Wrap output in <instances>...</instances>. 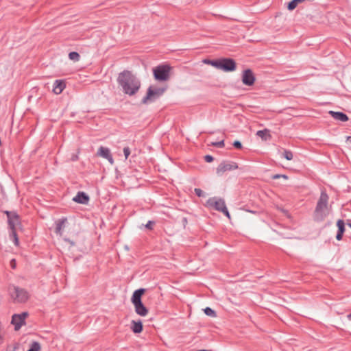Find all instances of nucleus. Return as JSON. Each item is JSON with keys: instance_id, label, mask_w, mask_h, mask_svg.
Segmentation results:
<instances>
[{"instance_id": "e433bc0d", "label": "nucleus", "mask_w": 351, "mask_h": 351, "mask_svg": "<svg viewBox=\"0 0 351 351\" xmlns=\"http://www.w3.org/2000/svg\"><path fill=\"white\" fill-rule=\"evenodd\" d=\"M11 265H12V268L15 267V261L14 260L11 261Z\"/></svg>"}, {"instance_id": "393cba45", "label": "nucleus", "mask_w": 351, "mask_h": 351, "mask_svg": "<svg viewBox=\"0 0 351 351\" xmlns=\"http://www.w3.org/2000/svg\"><path fill=\"white\" fill-rule=\"evenodd\" d=\"M204 311L205 314L208 316L213 317H216L215 311L210 307H206V308L204 309Z\"/></svg>"}, {"instance_id": "423d86ee", "label": "nucleus", "mask_w": 351, "mask_h": 351, "mask_svg": "<svg viewBox=\"0 0 351 351\" xmlns=\"http://www.w3.org/2000/svg\"><path fill=\"white\" fill-rule=\"evenodd\" d=\"M8 228L10 230V238L13 240L16 246L19 245L18 233L23 231V228L21 221H8Z\"/></svg>"}, {"instance_id": "6ab92c4d", "label": "nucleus", "mask_w": 351, "mask_h": 351, "mask_svg": "<svg viewBox=\"0 0 351 351\" xmlns=\"http://www.w3.org/2000/svg\"><path fill=\"white\" fill-rule=\"evenodd\" d=\"M337 226L338 227V230L336 234V239L338 241L341 240L343 234L345 231V223L344 221H337Z\"/></svg>"}, {"instance_id": "bb28decb", "label": "nucleus", "mask_w": 351, "mask_h": 351, "mask_svg": "<svg viewBox=\"0 0 351 351\" xmlns=\"http://www.w3.org/2000/svg\"><path fill=\"white\" fill-rule=\"evenodd\" d=\"M283 156L288 160H292L293 156L292 152L289 150H285L283 152Z\"/></svg>"}, {"instance_id": "79ce46f5", "label": "nucleus", "mask_w": 351, "mask_h": 351, "mask_svg": "<svg viewBox=\"0 0 351 351\" xmlns=\"http://www.w3.org/2000/svg\"><path fill=\"white\" fill-rule=\"evenodd\" d=\"M349 225H350V226L351 227V223H350V224H349Z\"/></svg>"}, {"instance_id": "f704fd0d", "label": "nucleus", "mask_w": 351, "mask_h": 351, "mask_svg": "<svg viewBox=\"0 0 351 351\" xmlns=\"http://www.w3.org/2000/svg\"><path fill=\"white\" fill-rule=\"evenodd\" d=\"M279 178H281V174H276L272 176L273 179H278Z\"/></svg>"}, {"instance_id": "0eeeda50", "label": "nucleus", "mask_w": 351, "mask_h": 351, "mask_svg": "<svg viewBox=\"0 0 351 351\" xmlns=\"http://www.w3.org/2000/svg\"><path fill=\"white\" fill-rule=\"evenodd\" d=\"M10 293L14 301L19 303L25 302L29 296L28 292L25 289L19 287H13L12 288H10Z\"/></svg>"}, {"instance_id": "2f4dec72", "label": "nucleus", "mask_w": 351, "mask_h": 351, "mask_svg": "<svg viewBox=\"0 0 351 351\" xmlns=\"http://www.w3.org/2000/svg\"><path fill=\"white\" fill-rule=\"evenodd\" d=\"M155 224V221H148V223L145 224V227L147 229H152V227Z\"/></svg>"}, {"instance_id": "c756f323", "label": "nucleus", "mask_w": 351, "mask_h": 351, "mask_svg": "<svg viewBox=\"0 0 351 351\" xmlns=\"http://www.w3.org/2000/svg\"><path fill=\"white\" fill-rule=\"evenodd\" d=\"M194 191H195V193L198 197H204L205 196V193L202 189H200L195 188Z\"/></svg>"}, {"instance_id": "4be33fe9", "label": "nucleus", "mask_w": 351, "mask_h": 351, "mask_svg": "<svg viewBox=\"0 0 351 351\" xmlns=\"http://www.w3.org/2000/svg\"><path fill=\"white\" fill-rule=\"evenodd\" d=\"M66 222V221H60L58 223H56V227L55 229V232L56 234L60 235L62 234V230H63L65 228Z\"/></svg>"}, {"instance_id": "a878e982", "label": "nucleus", "mask_w": 351, "mask_h": 351, "mask_svg": "<svg viewBox=\"0 0 351 351\" xmlns=\"http://www.w3.org/2000/svg\"><path fill=\"white\" fill-rule=\"evenodd\" d=\"M204 62L205 63H208V64H211L212 66H213L214 67L217 68L219 69V60H204Z\"/></svg>"}, {"instance_id": "9d476101", "label": "nucleus", "mask_w": 351, "mask_h": 351, "mask_svg": "<svg viewBox=\"0 0 351 351\" xmlns=\"http://www.w3.org/2000/svg\"><path fill=\"white\" fill-rule=\"evenodd\" d=\"M219 69L226 72L233 71L236 69V62L231 58H222L219 60Z\"/></svg>"}, {"instance_id": "aec40b11", "label": "nucleus", "mask_w": 351, "mask_h": 351, "mask_svg": "<svg viewBox=\"0 0 351 351\" xmlns=\"http://www.w3.org/2000/svg\"><path fill=\"white\" fill-rule=\"evenodd\" d=\"M131 329L134 333H140L143 330V324L141 321H132Z\"/></svg>"}, {"instance_id": "72a5a7b5", "label": "nucleus", "mask_w": 351, "mask_h": 351, "mask_svg": "<svg viewBox=\"0 0 351 351\" xmlns=\"http://www.w3.org/2000/svg\"><path fill=\"white\" fill-rule=\"evenodd\" d=\"M204 159H205L206 162H211L214 160L213 157L210 155L205 156Z\"/></svg>"}, {"instance_id": "7ed1b4c3", "label": "nucleus", "mask_w": 351, "mask_h": 351, "mask_svg": "<svg viewBox=\"0 0 351 351\" xmlns=\"http://www.w3.org/2000/svg\"><path fill=\"white\" fill-rule=\"evenodd\" d=\"M145 292V289H138L134 291L131 298V302L134 306L135 312L136 314L142 317L146 316L148 313V309L145 306L141 301V297Z\"/></svg>"}, {"instance_id": "4468645a", "label": "nucleus", "mask_w": 351, "mask_h": 351, "mask_svg": "<svg viewBox=\"0 0 351 351\" xmlns=\"http://www.w3.org/2000/svg\"><path fill=\"white\" fill-rule=\"evenodd\" d=\"M73 200L75 202L85 204L88 203L89 197L84 192H78L73 198Z\"/></svg>"}, {"instance_id": "4c0bfd02", "label": "nucleus", "mask_w": 351, "mask_h": 351, "mask_svg": "<svg viewBox=\"0 0 351 351\" xmlns=\"http://www.w3.org/2000/svg\"><path fill=\"white\" fill-rule=\"evenodd\" d=\"M347 141V143H351V136H348V137H347V141Z\"/></svg>"}, {"instance_id": "a211bd4d", "label": "nucleus", "mask_w": 351, "mask_h": 351, "mask_svg": "<svg viewBox=\"0 0 351 351\" xmlns=\"http://www.w3.org/2000/svg\"><path fill=\"white\" fill-rule=\"evenodd\" d=\"M337 226L338 227V230L336 234V239L338 241L341 240L343 234L345 231V223L344 221H337Z\"/></svg>"}, {"instance_id": "7c9ffc66", "label": "nucleus", "mask_w": 351, "mask_h": 351, "mask_svg": "<svg viewBox=\"0 0 351 351\" xmlns=\"http://www.w3.org/2000/svg\"><path fill=\"white\" fill-rule=\"evenodd\" d=\"M123 153H124V156H125V159H127L130 154V149L128 147H125L123 148Z\"/></svg>"}, {"instance_id": "58836bf2", "label": "nucleus", "mask_w": 351, "mask_h": 351, "mask_svg": "<svg viewBox=\"0 0 351 351\" xmlns=\"http://www.w3.org/2000/svg\"><path fill=\"white\" fill-rule=\"evenodd\" d=\"M281 177L285 179L288 178V177L286 175H281Z\"/></svg>"}, {"instance_id": "f8f14e48", "label": "nucleus", "mask_w": 351, "mask_h": 351, "mask_svg": "<svg viewBox=\"0 0 351 351\" xmlns=\"http://www.w3.org/2000/svg\"><path fill=\"white\" fill-rule=\"evenodd\" d=\"M256 78L252 71L250 69L244 70L242 74V82L246 86H252Z\"/></svg>"}, {"instance_id": "473e14b6", "label": "nucleus", "mask_w": 351, "mask_h": 351, "mask_svg": "<svg viewBox=\"0 0 351 351\" xmlns=\"http://www.w3.org/2000/svg\"><path fill=\"white\" fill-rule=\"evenodd\" d=\"M233 145L234 147H236L237 149H241L242 148V144L240 141H235L234 143H233Z\"/></svg>"}, {"instance_id": "f257e3e1", "label": "nucleus", "mask_w": 351, "mask_h": 351, "mask_svg": "<svg viewBox=\"0 0 351 351\" xmlns=\"http://www.w3.org/2000/svg\"><path fill=\"white\" fill-rule=\"evenodd\" d=\"M117 82L123 92L130 96L135 95L140 89L141 81L129 71H123L119 74Z\"/></svg>"}, {"instance_id": "1a4fd4ad", "label": "nucleus", "mask_w": 351, "mask_h": 351, "mask_svg": "<svg viewBox=\"0 0 351 351\" xmlns=\"http://www.w3.org/2000/svg\"><path fill=\"white\" fill-rule=\"evenodd\" d=\"M238 168L237 164L234 162L223 161L217 167L216 173L218 176H222L225 172Z\"/></svg>"}, {"instance_id": "c9c22d12", "label": "nucleus", "mask_w": 351, "mask_h": 351, "mask_svg": "<svg viewBox=\"0 0 351 351\" xmlns=\"http://www.w3.org/2000/svg\"><path fill=\"white\" fill-rule=\"evenodd\" d=\"M64 241H65L66 242L69 243L71 245H74V243H73L72 241L69 240V239H64Z\"/></svg>"}, {"instance_id": "6e6552de", "label": "nucleus", "mask_w": 351, "mask_h": 351, "mask_svg": "<svg viewBox=\"0 0 351 351\" xmlns=\"http://www.w3.org/2000/svg\"><path fill=\"white\" fill-rule=\"evenodd\" d=\"M171 66L167 64L159 65L153 69L154 78L158 81H167L169 78Z\"/></svg>"}, {"instance_id": "9b49d317", "label": "nucleus", "mask_w": 351, "mask_h": 351, "mask_svg": "<svg viewBox=\"0 0 351 351\" xmlns=\"http://www.w3.org/2000/svg\"><path fill=\"white\" fill-rule=\"evenodd\" d=\"M27 315L28 314L26 312L12 315L11 323L14 326L15 330H19L25 324V320Z\"/></svg>"}, {"instance_id": "c85d7f7f", "label": "nucleus", "mask_w": 351, "mask_h": 351, "mask_svg": "<svg viewBox=\"0 0 351 351\" xmlns=\"http://www.w3.org/2000/svg\"><path fill=\"white\" fill-rule=\"evenodd\" d=\"M210 145L217 147H223L224 146V141L222 140L219 142H212Z\"/></svg>"}, {"instance_id": "f3484780", "label": "nucleus", "mask_w": 351, "mask_h": 351, "mask_svg": "<svg viewBox=\"0 0 351 351\" xmlns=\"http://www.w3.org/2000/svg\"><path fill=\"white\" fill-rule=\"evenodd\" d=\"M7 217V219H17L19 216L15 211L0 210V218Z\"/></svg>"}, {"instance_id": "2eb2a0df", "label": "nucleus", "mask_w": 351, "mask_h": 351, "mask_svg": "<svg viewBox=\"0 0 351 351\" xmlns=\"http://www.w3.org/2000/svg\"><path fill=\"white\" fill-rule=\"evenodd\" d=\"M65 88V84L62 80H56L53 86V91L55 94H60Z\"/></svg>"}, {"instance_id": "f03ea898", "label": "nucleus", "mask_w": 351, "mask_h": 351, "mask_svg": "<svg viewBox=\"0 0 351 351\" xmlns=\"http://www.w3.org/2000/svg\"><path fill=\"white\" fill-rule=\"evenodd\" d=\"M328 200L329 197L328 194L324 191H322L315 210V215L317 218H325L329 215L331 210V206L329 204Z\"/></svg>"}, {"instance_id": "412c9836", "label": "nucleus", "mask_w": 351, "mask_h": 351, "mask_svg": "<svg viewBox=\"0 0 351 351\" xmlns=\"http://www.w3.org/2000/svg\"><path fill=\"white\" fill-rule=\"evenodd\" d=\"M256 135L265 141L271 138V135L269 134V130L267 129H265L263 130H258L256 132Z\"/></svg>"}, {"instance_id": "dca6fc26", "label": "nucleus", "mask_w": 351, "mask_h": 351, "mask_svg": "<svg viewBox=\"0 0 351 351\" xmlns=\"http://www.w3.org/2000/svg\"><path fill=\"white\" fill-rule=\"evenodd\" d=\"M328 113L335 120L341 121L343 122L347 121L348 120V117L341 112H335V111H329Z\"/></svg>"}, {"instance_id": "20e7f679", "label": "nucleus", "mask_w": 351, "mask_h": 351, "mask_svg": "<svg viewBox=\"0 0 351 351\" xmlns=\"http://www.w3.org/2000/svg\"><path fill=\"white\" fill-rule=\"evenodd\" d=\"M206 206L210 209H213L221 212L226 217L229 219L230 218V215L226 207L225 201L221 197H213L209 198L206 201Z\"/></svg>"}, {"instance_id": "b1692460", "label": "nucleus", "mask_w": 351, "mask_h": 351, "mask_svg": "<svg viewBox=\"0 0 351 351\" xmlns=\"http://www.w3.org/2000/svg\"><path fill=\"white\" fill-rule=\"evenodd\" d=\"M69 57L70 60L77 62L80 60V56L77 52L72 51L69 53Z\"/></svg>"}, {"instance_id": "39448f33", "label": "nucleus", "mask_w": 351, "mask_h": 351, "mask_svg": "<svg viewBox=\"0 0 351 351\" xmlns=\"http://www.w3.org/2000/svg\"><path fill=\"white\" fill-rule=\"evenodd\" d=\"M166 90L165 88L150 86L147 88L146 95L143 98L141 102L143 104L153 102L163 95Z\"/></svg>"}, {"instance_id": "cd10ccee", "label": "nucleus", "mask_w": 351, "mask_h": 351, "mask_svg": "<svg viewBox=\"0 0 351 351\" xmlns=\"http://www.w3.org/2000/svg\"><path fill=\"white\" fill-rule=\"evenodd\" d=\"M297 5L298 4L296 3V1L292 0L288 3L287 8L289 10H293L297 7Z\"/></svg>"}, {"instance_id": "ddd939ff", "label": "nucleus", "mask_w": 351, "mask_h": 351, "mask_svg": "<svg viewBox=\"0 0 351 351\" xmlns=\"http://www.w3.org/2000/svg\"><path fill=\"white\" fill-rule=\"evenodd\" d=\"M97 156L102 157L108 160V162L112 165L114 163V160L110 153V149L108 147H105L101 146L97 152Z\"/></svg>"}, {"instance_id": "ea45409f", "label": "nucleus", "mask_w": 351, "mask_h": 351, "mask_svg": "<svg viewBox=\"0 0 351 351\" xmlns=\"http://www.w3.org/2000/svg\"><path fill=\"white\" fill-rule=\"evenodd\" d=\"M348 318L351 320V313H350L349 315H348Z\"/></svg>"}, {"instance_id": "a19ab883", "label": "nucleus", "mask_w": 351, "mask_h": 351, "mask_svg": "<svg viewBox=\"0 0 351 351\" xmlns=\"http://www.w3.org/2000/svg\"><path fill=\"white\" fill-rule=\"evenodd\" d=\"M125 250H128V249H129V248H128V247L127 245H125Z\"/></svg>"}, {"instance_id": "5701e85b", "label": "nucleus", "mask_w": 351, "mask_h": 351, "mask_svg": "<svg viewBox=\"0 0 351 351\" xmlns=\"http://www.w3.org/2000/svg\"><path fill=\"white\" fill-rule=\"evenodd\" d=\"M41 347L38 342L34 341L30 346V348L27 351H40Z\"/></svg>"}]
</instances>
